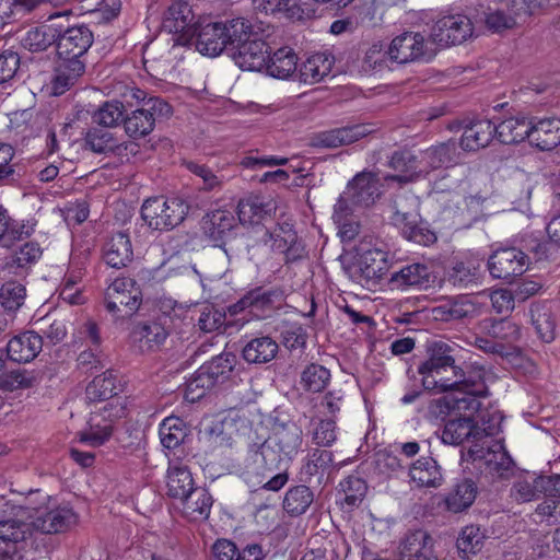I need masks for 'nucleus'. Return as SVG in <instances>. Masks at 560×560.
<instances>
[{
	"label": "nucleus",
	"mask_w": 560,
	"mask_h": 560,
	"mask_svg": "<svg viewBox=\"0 0 560 560\" xmlns=\"http://www.w3.org/2000/svg\"><path fill=\"white\" fill-rule=\"evenodd\" d=\"M474 26L464 14H447L439 18L431 27L430 39L439 48L459 45L472 36Z\"/></svg>",
	"instance_id": "obj_8"
},
{
	"label": "nucleus",
	"mask_w": 560,
	"mask_h": 560,
	"mask_svg": "<svg viewBox=\"0 0 560 560\" xmlns=\"http://www.w3.org/2000/svg\"><path fill=\"white\" fill-rule=\"evenodd\" d=\"M44 141L43 155L49 158L57 154L59 158L63 159L62 148L66 144L70 145L67 127H61L59 130L54 128L47 129L44 135Z\"/></svg>",
	"instance_id": "obj_62"
},
{
	"label": "nucleus",
	"mask_w": 560,
	"mask_h": 560,
	"mask_svg": "<svg viewBox=\"0 0 560 560\" xmlns=\"http://www.w3.org/2000/svg\"><path fill=\"white\" fill-rule=\"evenodd\" d=\"M28 525L21 520H0V559L15 552L16 544L24 540Z\"/></svg>",
	"instance_id": "obj_35"
},
{
	"label": "nucleus",
	"mask_w": 560,
	"mask_h": 560,
	"mask_svg": "<svg viewBox=\"0 0 560 560\" xmlns=\"http://www.w3.org/2000/svg\"><path fill=\"white\" fill-rule=\"evenodd\" d=\"M388 269L386 253L372 248L361 254L353 271V278L363 288L371 290L381 282Z\"/></svg>",
	"instance_id": "obj_13"
},
{
	"label": "nucleus",
	"mask_w": 560,
	"mask_h": 560,
	"mask_svg": "<svg viewBox=\"0 0 560 560\" xmlns=\"http://www.w3.org/2000/svg\"><path fill=\"white\" fill-rule=\"evenodd\" d=\"M472 312L474 306L466 298L451 299L432 308L433 317L444 322L462 319Z\"/></svg>",
	"instance_id": "obj_47"
},
{
	"label": "nucleus",
	"mask_w": 560,
	"mask_h": 560,
	"mask_svg": "<svg viewBox=\"0 0 560 560\" xmlns=\"http://www.w3.org/2000/svg\"><path fill=\"white\" fill-rule=\"evenodd\" d=\"M494 131V125L490 120L472 121L464 127L459 144L465 151H477L491 142Z\"/></svg>",
	"instance_id": "obj_31"
},
{
	"label": "nucleus",
	"mask_w": 560,
	"mask_h": 560,
	"mask_svg": "<svg viewBox=\"0 0 560 560\" xmlns=\"http://www.w3.org/2000/svg\"><path fill=\"white\" fill-rule=\"evenodd\" d=\"M485 538L486 536L479 526L468 525L459 533L457 548L465 556L475 555L481 550Z\"/></svg>",
	"instance_id": "obj_59"
},
{
	"label": "nucleus",
	"mask_w": 560,
	"mask_h": 560,
	"mask_svg": "<svg viewBox=\"0 0 560 560\" xmlns=\"http://www.w3.org/2000/svg\"><path fill=\"white\" fill-rule=\"evenodd\" d=\"M272 472L271 468L265 467L261 471H256L255 468H248L246 470V480L253 487H260L269 491H278L282 489L288 482V474L279 472L275 476H270Z\"/></svg>",
	"instance_id": "obj_48"
},
{
	"label": "nucleus",
	"mask_w": 560,
	"mask_h": 560,
	"mask_svg": "<svg viewBox=\"0 0 560 560\" xmlns=\"http://www.w3.org/2000/svg\"><path fill=\"white\" fill-rule=\"evenodd\" d=\"M125 107L119 101H108L102 104L93 114L95 124L103 127H116L124 119Z\"/></svg>",
	"instance_id": "obj_55"
},
{
	"label": "nucleus",
	"mask_w": 560,
	"mask_h": 560,
	"mask_svg": "<svg viewBox=\"0 0 560 560\" xmlns=\"http://www.w3.org/2000/svg\"><path fill=\"white\" fill-rule=\"evenodd\" d=\"M122 390V384L119 376L108 370L96 375L86 386L85 397L90 402L110 401L119 398L118 394Z\"/></svg>",
	"instance_id": "obj_27"
},
{
	"label": "nucleus",
	"mask_w": 560,
	"mask_h": 560,
	"mask_svg": "<svg viewBox=\"0 0 560 560\" xmlns=\"http://www.w3.org/2000/svg\"><path fill=\"white\" fill-rule=\"evenodd\" d=\"M266 243H270L273 250L285 253L287 259H293L292 252L296 250V233L289 222L277 224L272 231H266Z\"/></svg>",
	"instance_id": "obj_39"
},
{
	"label": "nucleus",
	"mask_w": 560,
	"mask_h": 560,
	"mask_svg": "<svg viewBox=\"0 0 560 560\" xmlns=\"http://www.w3.org/2000/svg\"><path fill=\"white\" fill-rule=\"evenodd\" d=\"M275 210L276 207L271 200L250 194L238 201L236 213L242 225L254 226L270 217Z\"/></svg>",
	"instance_id": "obj_20"
},
{
	"label": "nucleus",
	"mask_w": 560,
	"mask_h": 560,
	"mask_svg": "<svg viewBox=\"0 0 560 560\" xmlns=\"http://www.w3.org/2000/svg\"><path fill=\"white\" fill-rule=\"evenodd\" d=\"M389 167L393 168L396 174L384 176L385 180L406 184L422 178L419 155L411 151L404 150L395 152L389 160Z\"/></svg>",
	"instance_id": "obj_26"
},
{
	"label": "nucleus",
	"mask_w": 560,
	"mask_h": 560,
	"mask_svg": "<svg viewBox=\"0 0 560 560\" xmlns=\"http://www.w3.org/2000/svg\"><path fill=\"white\" fill-rule=\"evenodd\" d=\"M171 106L161 98L148 100L141 108L133 110L125 120V130L130 138H142L149 135L158 118L168 117Z\"/></svg>",
	"instance_id": "obj_10"
},
{
	"label": "nucleus",
	"mask_w": 560,
	"mask_h": 560,
	"mask_svg": "<svg viewBox=\"0 0 560 560\" xmlns=\"http://www.w3.org/2000/svg\"><path fill=\"white\" fill-rule=\"evenodd\" d=\"M454 351V347L445 341L439 340L431 343L429 347V359L424 361V369H438L439 366H450L454 365V358L452 352Z\"/></svg>",
	"instance_id": "obj_58"
},
{
	"label": "nucleus",
	"mask_w": 560,
	"mask_h": 560,
	"mask_svg": "<svg viewBox=\"0 0 560 560\" xmlns=\"http://www.w3.org/2000/svg\"><path fill=\"white\" fill-rule=\"evenodd\" d=\"M26 289L16 281H8L0 288V305L8 312L18 311L24 303Z\"/></svg>",
	"instance_id": "obj_57"
},
{
	"label": "nucleus",
	"mask_w": 560,
	"mask_h": 560,
	"mask_svg": "<svg viewBox=\"0 0 560 560\" xmlns=\"http://www.w3.org/2000/svg\"><path fill=\"white\" fill-rule=\"evenodd\" d=\"M334 62L329 52L313 54L299 68L298 80L305 84L318 83L330 74Z\"/></svg>",
	"instance_id": "obj_29"
},
{
	"label": "nucleus",
	"mask_w": 560,
	"mask_h": 560,
	"mask_svg": "<svg viewBox=\"0 0 560 560\" xmlns=\"http://www.w3.org/2000/svg\"><path fill=\"white\" fill-rule=\"evenodd\" d=\"M43 250L37 242H26L16 248L10 259V265L16 268H26L42 257Z\"/></svg>",
	"instance_id": "obj_61"
},
{
	"label": "nucleus",
	"mask_w": 560,
	"mask_h": 560,
	"mask_svg": "<svg viewBox=\"0 0 560 560\" xmlns=\"http://www.w3.org/2000/svg\"><path fill=\"white\" fill-rule=\"evenodd\" d=\"M409 476L419 488H439L443 483V475L436 460L432 457H421L412 464Z\"/></svg>",
	"instance_id": "obj_34"
},
{
	"label": "nucleus",
	"mask_w": 560,
	"mask_h": 560,
	"mask_svg": "<svg viewBox=\"0 0 560 560\" xmlns=\"http://www.w3.org/2000/svg\"><path fill=\"white\" fill-rule=\"evenodd\" d=\"M435 55L424 36L418 32H405L392 39L388 48V59L397 63L419 60H431Z\"/></svg>",
	"instance_id": "obj_9"
},
{
	"label": "nucleus",
	"mask_w": 560,
	"mask_h": 560,
	"mask_svg": "<svg viewBox=\"0 0 560 560\" xmlns=\"http://www.w3.org/2000/svg\"><path fill=\"white\" fill-rule=\"evenodd\" d=\"M540 476L526 475L516 479L511 488V497L517 502L536 500L542 493Z\"/></svg>",
	"instance_id": "obj_50"
},
{
	"label": "nucleus",
	"mask_w": 560,
	"mask_h": 560,
	"mask_svg": "<svg viewBox=\"0 0 560 560\" xmlns=\"http://www.w3.org/2000/svg\"><path fill=\"white\" fill-rule=\"evenodd\" d=\"M13 515L31 518V525L45 534H57L77 523V514L69 505H59L50 495L36 490L24 503L0 498V516Z\"/></svg>",
	"instance_id": "obj_2"
},
{
	"label": "nucleus",
	"mask_w": 560,
	"mask_h": 560,
	"mask_svg": "<svg viewBox=\"0 0 560 560\" xmlns=\"http://www.w3.org/2000/svg\"><path fill=\"white\" fill-rule=\"evenodd\" d=\"M188 428L185 421L178 417L165 418L159 428L162 446L168 452L177 450L185 441Z\"/></svg>",
	"instance_id": "obj_37"
},
{
	"label": "nucleus",
	"mask_w": 560,
	"mask_h": 560,
	"mask_svg": "<svg viewBox=\"0 0 560 560\" xmlns=\"http://www.w3.org/2000/svg\"><path fill=\"white\" fill-rule=\"evenodd\" d=\"M431 282L427 265L420 262L407 264L390 273L388 283L392 290H407L409 288H428Z\"/></svg>",
	"instance_id": "obj_21"
},
{
	"label": "nucleus",
	"mask_w": 560,
	"mask_h": 560,
	"mask_svg": "<svg viewBox=\"0 0 560 560\" xmlns=\"http://www.w3.org/2000/svg\"><path fill=\"white\" fill-rule=\"evenodd\" d=\"M36 383L37 378L35 374L26 370L11 371L4 374L1 380V386L10 392L32 388Z\"/></svg>",
	"instance_id": "obj_64"
},
{
	"label": "nucleus",
	"mask_w": 560,
	"mask_h": 560,
	"mask_svg": "<svg viewBox=\"0 0 560 560\" xmlns=\"http://www.w3.org/2000/svg\"><path fill=\"white\" fill-rule=\"evenodd\" d=\"M418 372L427 390L436 394L452 392L453 397L448 405L459 412L479 411L480 398L488 396L483 368L468 365L465 370L458 366L424 369V364H421Z\"/></svg>",
	"instance_id": "obj_1"
},
{
	"label": "nucleus",
	"mask_w": 560,
	"mask_h": 560,
	"mask_svg": "<svg viewBox=\"0 0 560 560\" xmlns=\"http://www.w3.org/2000/svg\"><path fill=\"white\" fill-rule=\"evenodd\" d=\"M167 337L165 328L155 322L140 324L132 331L133 342L140 351L152 350L164 342Z\"/></svg>",
	"instance_id": "obj_40"
},
{
	"label": "nucleus",
	"mask_w": 560,
	"mask_h": 560,
	"mask_svg": "<svg viewBox=\"0 0 560 560\" xmlns=\"http://www.w3.org/2000/svg\"><path fill=\"white\" fill-rule=\"evenodd\" d=\"M529 264L528 256L516 247L499 248L488 259V269L495 279L509 280L523 275Z\"/></svg>",
	"instance_id": "obj_12"
},
{
	"label": "nucleus",
	"mask_w": 560,
	"mask_h": 560,
	"mask_svg": "<svg viewBox=\"0 0 560 560\" xmlns=\"http://www.w3.org/2000/svg\"><path fill=\"white\" fill-rule=\"evenodd\" d=\"M252 35L253 33L240 44L234 45L238 48L235 62L243 70L261 71L266 69L270 56L268 46L262 39H252Z\"/></svg>",
	"instance_id": "obj_18"
},
{
	"label": "nucleus",
	"mask_w": 560,
	"mask_h": 560,
	"mask_svg": "<svg viewBox=\"0 0 560 560\" xmlns=\"http://www.w3.org/2000/svg\"><path fill=\"white\" fill-rule=\"evenodd\" d=\"M530 315L538 337L545 342L552 341L556 336V325L550 310L535 305L530 308Z\"/></svg>",
	"instance_id": "obj_52"
},
{
	"label": "nucleus",
	"mask_w": 560,
	"mask_h": 560,
	"mask_svg": "<svg viewBox=\"0 0 560 560\" xmlns=\"http://www.w3.org/2000/svg\"><path fill=\"white\" fill-rule=\"evenodd\" d=\"M278 352V343L270 337H258L250 340L243 349V358L248 363H266Z\"/></svg>",
	"instance_id": "obj_45"
},
{
	"label": "nucleus",
	"mask_w": 560,
	"mask_h": 560,
	"mask_svg": "<svg viewBox=\"0 0 560 560\" xmlns=\"http://www.w3.org/2000/svg\"><path fill=\"white\" fill-rule=\"evenodd\" d=\"M235 224L234 215L226 210L212 212L205 222V231L213 241H220Z\"/></svg>",
	"instance_id": "obj_53"
},
{
	"label": "nucleus",
	"mask_w": 560,
	"mask_h": 560,
	"mask_svg": "<svg viewBox=\"0 0 560 560\" xmlns=\"http://www.w3.org/2000/svg\"><path fill=\"white\" fill-rule=\"evenodd\" d=\"M167 493L173 498H183L195 489L194 479L189 469L180 463L170 459L167 469Z\"/></svg>",
	"instance_id": "obj_38"
},
{
	"label": "nucleus",
	"mask_w": 560,
	"mask_h": 560,
	"mask_svg": "<svg viewBox=\"0 0 560 560\" xmlns=\"http://www.w3.org/2000/svg\"><path fill=\"white\" fill-rule=\"evenodd\" d=\"M302 444V430L295 424L281 425L275 430L271 436L262 445L260 455H256L255 464L262 463L267 452L279 453L280 460H291L298 455Z\"/></svg>",
	"instance_id": "obj_11"
},
{
	"label": "nucleus",
	"mask_w": 560,
	"mask_h": 560,
	"mask_svg": "<svg viewBox=\"0 0 560 560\" xmlns=\"http://www.w3.org/2000/svg\"><path fill=\"white\" fill-rule=\"evenodd\" d=\"M399 560H436L433 538L421 529L409 533L400 545Z\"/></svg>",
	"instance_id": "obj_28"
},
{
	"label": "nucleus",
	"mask_w": 560,
	"mask_h": 560,
	"mask_svg": "<svg viewBox=\"0 0 560 560\" xmlns=\"http://www.w3.org/2000/svg\"><path fill=\"white\" fill-rule=\"evenodd\" d=\"M418 155L422 177H424L434 170L457 163L456 143L454 141L442 142L420 151Z\"/></svg>",
	"instance_id": "obj_23"
},
{
	"label": "nucleus",
	"mask_w": 560,
	"mask_h": 560,
	"mask_svg": "<svg viewBox=\"0 0 560 560\" xmlns=\"http://www.w3.org/2000/svg\"><path fill=\"white\" fill-rule=\"evenodd\" d=\"M93 44V34L85 25H74L59 34L57 54L60 60L83 61L82 57Z\"/></svg>",
	"instance_id": "obj_14"
},
{
	"label": "nucleus",
	"mask_w": 560,
	"mask_h": 560,
	"mask_svg": "<svg viewBox=\"0 0 560 560\" xmlns=\"http://www.w3.org/2000/svg\"><path fill=\"white\" fill-rule=\"evenodd\" d=\"M235 362L232 353H222L200 366V369L213 381V384H221L229 378Z\"/></svg>",
	"instance_id": "obj_54"
},
{
	"label": "nucleus",
	"mask_w": 560,
	"mask_h": 560,
	"mask_svg": "<svg viewBox=\"0 0 560 560\" xmlns=\"http://www.w3.org/2000/svg\"><path fill=\"white\" fill-rule=\"evenodd\" d=\"M481 262L482 259L472 257L456 262L448 272V280L458 287H467L477 282Z\"/></svg>",
	"instance_id": "obj_46"
},
{
	"label": "nucleus",
	"mask_w": 560,
	"mask_h": 560,
	"mask_svg": "<svg viewBox=\"0 0 560 560\" xmlns=\"http://www.w3.org/2000/svg\"><path fill=\"white\" fill-rule=\"evenodd\" d=\"M472 462L482 463L490 474L503 477L512 467V459L500 442L488 445L476 443L468 451Z\"/></svg>",
	"instance_id": "obj_15"
},
{
	"label": "nucleus",
	"mask_w": 560,
	"mask_h": 560,
	"mask_svg": "<svg viewBox=\"0 0 560 560\" xmlns=\"http://www.w3.org/2000/svg\"><path fill=\"white\" fill-rule=\"evenodd\" d=\"M390 220L409 241L425 246L436 241L435 234L422 225L420 213L393 212Z\"/></svg>",
	"instance_id": "obj_24"
},
{
	"label": "nucleus",
	"mask_w": 560,
	"mask_h": 560,
	"mask_svg": "<svg viewBox=\"0 0 560 560\" xmlns=\"http://www.w3.org/2000/svg\"><path fill=\"white\" fill-rule=\"evenodd\" d=\"M133 257L130 237L124 232L114 234L104 246V259L113 268L126 267Z\"/></svg>",
	"instance_id": "obj_32"
},
{
	"label": "nucleus",
	"mask_w": 560,
	"mask_h": 560,
	"mask_svg": "<svg viewBox=\"0 0 560 560\" xmlns=\"http://www.w3.org/2000/svg\"><path fill=\"white\" fill-rule=\"evenodd\" d=\"M214 386L213 381L199 368L186 383L185 399L195 402Z\"/></svg>",
	"instance_id": "obj_60"
},
{
	"label": "nucleus",
	"mask_w": 560,
	"mask_h": 560,
	"mask_svg": "<svg viewBox=\"0 0 560 560\" xmlns=\"http://www.w3.org/2000/svg\"><path fill=\"white\" fill-rule=\"evenodd\" d=\"M494 128L501 143L513 144L529 138L530 119L525 116L510 117Z\"/></svg>",
	"instance_id": "obj_36"
},
{
	"label": "nucleus",
	"mask_w": 560,
	"mask_h": 560,
	"mask_svg": "<svg viewBox=\"0 0 560 560\" xmlns=\"http://www.w3.org/2000/svg\"><path fill=\"white\" fill-rule=\"evenodd\" d=\"M528 141L541 151L552 150L560 144V118L530 119Z\"/></svg>",
	"instance_id": "obj_25"
},
{
	"label": "nucleus",
	"mask_w": 560,
	"mask_h": 560,
	"mask_svg": "<svg viewBox=\"0 0 560 560\" xmlns=\"http://www.w3.org/2000/svg\"><path fill=\"white\" fill-rule=\"evenodd\" d=\"M192 11L186 2H175L167 9L163 19V28L168 33H183L189 30L192 22Z\"/></svg>",
	"instance_id": "obj_42"
},
{
	"label": "nucleus",
	"mask_w": 560,
	"mask_h": 560,
	"mask_svg": "<svg viewBox=\"0 0 560 560\" xmlns=\"http://www.w3.org/2000/svg\"><path fill=\"white\" fill-rule=\"evenodd\" d=\"M84 69L83 61L68 62L59 59L51 86L54 94L61 95L68 91L83 74Z\"/></svg>",
	"instance_id": "obj_43"
},
{
	"label": "nucleus",
	"mask_w": 560,
	"mask_h": 560,
	"mask_svg": "<svg viewBox=\"0 0 560 560\" xmlns=\"http://www.w3.org/2000/svg\"><path fill=\"white\" fill-rule=\"evenodd\" d=\"M467 412L474 415V412ZM491 434V428L489 430L486 428L480 429L476 424V420L471 419L470 416H466L447 421L442 431L441 439L444 444L459 445L469 439L480 442L483 438H488Z\"/></svg>",
	"instance_id": "obj_16"
},
{
	"label": "nucleus",
	"mask_w": 560,
	"mask_h": 560,
	"mask_svg": "<svg viewBox=\"0 0 560 560\" xmlns=\"http://www.w3.org/2000/svg\"><path fill=\"white\" fill-rule=\"evenodd\" d=\"M330 381V372L320 364L307 365L301 374V385L303 389L311 393L323 392Z\"/></svg>",
	"instance_id": "obj_51"
},
{
	"label": "nucleus",
	"mask_w": 560,
	"mask_h": 560,
	"mask_svg": "<svg viewBox=\"0 0 560 560\" xmlns=\"http://www.w3.org/2000/svg\"><path fill=\"white\" fill-rule=\"evenodd\" d=\"M346 191L353 205L368 207L381 195L380 177L372 172H362L348 184Z\"/></svg>",
	"instance_id": "obj_22"
},
{
	"label": "nucleus",
	"mask_w": 560,
	"mask_h": 560,
	"mask_svg": "<svg viewBox=\"0 0 560 560\" xmlns=\"http://www.w3.org/2000/svg\"><path fill=\"white\" fill-rule=\"evenodd\" d=\"M313 502V493L306 486L289 489L283 500V509L291 515H302Z\"/></svg>",
	"instance_id": "obj_49"
},
{
	"label": "nucleus",
	"mask_w": 560,
	"mask_h": 560,
	"mask_svg": "<svg viewBox=\"0 0 560 560\" xmlns=\"http://www.w3.org/2000/svg\"><path fill=\"white\" fill-rule=\"evenodd\" d=\"M142 304V291L131 278H117L105 290V307L118 319L133 316Z\"/></svg>",
	"instance_id": "obj_7"
},
{
	"label": "nucleus",
	"mask_w": 560,
	"mask_h": 560,
	"mask_svg": "<svg viewBox=\"0 0 560 560\" xmlns=\"http://www.w3.org/2000/svg\"><path fill=\"white\" fill-rule=\"evenodd\" d=\"M43 349V337L34 330L13 336L7 343V358L16 363L33 361Z\"/></svg>",
	"instance_id": "obj_17"
},
{
	"label": "nucleus",
	"mask_w": 560,
	"mask_h": 560,
	"mask_svg": "<svg viewBox=\"0 0 560 560\" xmlns=\"http://www.w3.org/2000/svg\"><path fill=\"white\" fill-rule=\"evenodd\" d=\"M252 32L253 25L245 18L209 22L198 27L194 45L201 55L217 57L228 46L247 38Z\"/></svg>",
	"instance_id": "obj_3"
},
{
	"label": "nucleus",
	"mask_w": 560,
	"mask_h": 560,
	"mask_svg": "<svg viewBox=\"0 0 560 560\" xmlns=\"http://www.w3.org/2000/svg\"><path fill=\"white\" fill-rule=\"evenodd\" d=\"M84 142L85 148L95 153L110 152L118 147V141L114 135L100 128H91L85 135Z\"/></svg>",
	"instance_id": "obj_56"
},
{
	"label": "nucleus",
	"mask_w": 560,
	"mask_h": 560,
	"mask_svg": "<svg viewBox=\"0 0 560 560\" xmlns=\"http://www.w3.org/2000/svg\"><path fill=\"white\" fill-rule=\"evenodd\" d=\"M479 327L482 334L495 341L515 342L521 337L520 326L506 318H487L480 323Z\"/></svg>",
	"instance_id": "obj_41"
},
{
	"label": "nucleus",
	"mask_w": 560,
	"mask_h": 560,
	"mask_svg": "<svg viewBox=\"0 0 560 560\" xmlns=\"http://www.w3.org/2000/svg\"><path fill=\"white\" fill-rule=\"evenodd\" d=\"M476 494V483L470 479H465L458 482L445 497V506L450 512L459 513L468 509L474 503Z\"/></svg>",
	"instance_id": "obj_44"
},
{
	"label": "nucleus",
	"mask_w": 560,
	"mask_h": 560,
	"mask_svg": "<svg viewBox=\"0 0 560 560\" xmlns=\"http://www.w3.org/2000/svg\"><path fill=\"white\" fill-rule=\"evenodd\" d=\"M184 515L194 522L206 521L213 504L211 494L205 488H195L180 498Z\"/></svg>",
	"instance_id": "obj_33"
},
{
	"label": "nucleus",
	"mask_w": 560,
	"mask_h": 560,
	"mask_svg": "<svg viewBox=\"0 0 560 560\" xmlns=\"http://www.w3.org/2000/svg\"><path fill=\"white\" fill-rule=\"evenodd\" d=\"M125 416L126 404L122 398L94 405L85 428L77 434L78 441L91 447L102 446L112 438L115 422Z\"/></svg>",
	"instance_id": "obj_5"
},
{
	"label": "nucleus",
	"mask_w": 560,
	"mask_h": 560,
	"mask_svg": "<svg viewBox=\"0 0 560 560\" xmlns=\"http://www.w3.org/2000/svg\"><path fill=\"white\" fill-rule=\"evenodd\" d=\"M548 0H488L477 9L478 22L494 33L514 27L518 20L541 9Z\"/></svg>",
	"instance_id": "obj_4"
},
{
	"label": "nucleus",
	"mask_w": 560,
	"mask_h": 560,
	"mask_svg": "<svg viewBox=\"0 0 560 560\" xmlns=\"http://www.w3.org/2000/svg\"><path fill=\"white\" fill-rule=\"evenodd\" d=\"M340 487L345 493L343 501L350 506H358L364 499L368 490L365 481L357 476H349L342 482Z\"/></svg>",
	"instance_id": "obj_63"
},
{
	"label": "nucleus",
	"mask_w": 560,
	"mask_h": 560,
	"mask_svg": "<svg viewBox=\"0 0 560 560\" xmlns=\"http://www.w3.org/2000/svg\"><path fill=\"white\" fill-rule=\"evenodd\" d=\"M267 73L280 80H298V56L292 48L282 47L269 56Z\"/></svg>",
	"instance_id": "obj_30"
},
{
	"label": "nucleus",
	"mask_w": 560,
	"mask_h": 560,
	"mask_svg": "<svg viewBox=\"0 0 560 560\" xmlns=\"http://www.w3.org/2000/svg\"><path fill=\"white\" fill-rule=\"evenodd\" d=\"M373 128L369 124H358L346 126L317 133L313 139V144L323 148H337L351 144L371 132Z\"/></svg>",
	"instance_id": "obj_19"
},
{
	"label": "nucleus",
	"mask_w": 560,
	"mask_h": 560,
	"mask_svg": "<svg viewBox=\"0 0 560 560\" xmlns=\"http://www.w3.org/2000/svg\"><path fill=\"white\" fill-rule=\"evenodd\" d=\"M188 213V205L180 198L154 197L141 207V218L154 231H170L180 224Z\"/></svg>",
	"instance_id": "obj_6"
}]
</instances>
